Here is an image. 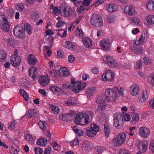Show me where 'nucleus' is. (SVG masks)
<instances>
[{
  "mask_svg": "<svg viewBox=\"0 0 154 154\" xmlns=\"http://www.w3.org/2000/svg\"><path fill=\"white\" fill-rule=\"evenodd\" d=\"M86 86V84L85 82H75L74 80H72L71 84L70 85L66 84L62 85V89L65 90L66 88H69L73 92L75 93H78L80 91L82 90Z\"/></svg>",
  "mask_w": 154,
  "mask_h": 154,
  "instance_id": "1",
  "label": "nucleus"
},
{
  "mask_svg": "<svg viewBox=\"0 0 154 154\" xmlns=\"http://www.w3.org/2000/svg\"><path fill=\"white\" fill-rule=\"evenodd\" d=\"M74 121L76 124L82 125H86L90 122L88 115L85 113H79L77 114Z\"/></svg>",
  "mask_w": 154,
  "mask_h": 154,
  "instance_id": "2",
  "label": "nucleus"
},
{
  "mask_svg": "<svg viewBox=\"0 0 154 154\" xmlns=\"http://www.w3.org/2000/svg\"><path fill=\"white\" fill-rule=\"evenodd\" d=\"M118 88L115 86L112 88H108L105 90V94L108 100V102H114L116 100L117 96Z\"/></svg>",
  "mask_w": 154,
  "mask_h": 154,
  "instance_id": "3",
  "label": "nucleus"
},
{
  "mask_svg": "<svg viewBox=\"0 0 154 154\" xmlns=\"http://www.w3.org/2000/svg\"><path fill=\"white\" fill-rule=\"evenodd\" d=\"M126 139V135L124 133L119 134L112 140L111 144L112 146H119L124 143Z\"/></svg>",
  "mask_w": 154,
  "mask_h": 154,
  "instance_id": "4",
  "label": "nucleus"
},
{
  "mask_svg": "<svg viewBox=\"0 0 154 154\" xmlns=\"http://www.w3.org/2000/svg\"><path fill=\"white\" fill-rule=\"evenodd\" d=\"M122 115L116 113L113 115V125L117 129L121 128L124 125Z\"/></svg>",
  "mask_w": 154,
  "mask_h": 154,
  "instance_id": "5",
  "label": "nucleus"
},
{
  "mask_svg": "<svg viewBox=\"0 0 154 154\" xmlns=\"http://www.w3.org/2000/svg\"><path fill=\"white\" fill-rule=\"evenodd\" d=\"M90 22L93 26L100 27L103 25L102 18L97 14H94L91 16Z\"/></svg>",
  "mask_w": 154,
  "mask_h": 154,
  "instance_id": "6",
  "label": "nucleus"
},
{
  "mask_svg": "<svg viewBox=\"0 0 154 154\" xmlns=\"http://www.w3.org/2000/svg\"><path fill=\"white\" fill-rule=\"evenodd\" d=\"M114 73L111 70L106 71L101 76L102 80L104 81H112L114 77Z\"/></svg>",
  "mask_w": 154,
  "mask_h": 154,
  "instance_id": "7",
  "label": "nucleus"
},
{
  "mask_svg": "<svg viewBox=\"0 0 154 154\" xmlns=\"http://www.w3.org/2000/svg\"><path fill=\"white\" fill-rule=\"evenodd\" d=\"M60 11L61 15L64 17H69L72 13V10L69 6L61 5L60 7Z\"/></svg>",
  "mask_w": 154,
  "mask_h": 154,
  "instance_id": "8",
  "label": "nucleus"
},
{
  "mask_svg": "<svg viewBox=\"0 0 154 154\" xmlns=\"http://www.w3.org/2000/svg\"><path fill=\"white\" fill-rule=\"evenodd\" d=\"M139 134L143 138H147L149 135L150 132L149 129L146 127H141L138 130Z\"/></svg>",
  "mask_w": 154,
  "mask_h": 154,
  "instance_id": "9",
  "label": "nucleus"
},
{
  "mask_svg": "<svg viewBox=\"0 0 154 154\" xmlns=\"http://www.w3.org/2000/svg\"><path fill=\"white\" fill-rule=\"evenodd\" d=\"M21 61V57L19 56L12 55L10 57L11 63L14 67H16L19 66Z\"/></svg>",
  "mask_w": 154,
  "mask_h": 154,
  "instance_id": "10",
  "label": "nucleus"
},
{
  "mask_svg": "<svg viewBox=\"0 0 154 154\" xmlns=\"http://www.w3.org/2000/svg\"><path fill=\"white\" fill-rule=\"evenodd\" d=\"M106 59L107 60L106 63L108 66L113 68L117 66L118 65L117 62L113 57L109 56L106 57Z\"/></svg>",
  "mask_w": 154,
  "mask_h": 154,
  "instance_id": "11",
  "label": "nucleus"
},
{
  "mask_svg": "<svg viewBox=\"0 0 154 154\" xmlns=\"http://www.w3.org/2000/svg\"><path fill=\"white\" fill-rule=\"evenodd\" d=\"M140 91L139 86L137 84H134L132 85L129 90L130 93L132 96H136Z\"/></svg>",
  "mask_w": 154,
  "mask_h": 154,
  "instance_id": "12",
  "label": "nucleus"
},
{
  "mask_svg": "<svg viewBox=\"0 0 154 154\" xmlns=\"http://www.w3.org/2000/svg\"><path fill=\"white\" fill-rule=\"evenodd\" d=\"M14 33L15 35L20 38H23L25 36L24 30L20 27L16 26L14 29Z\"/></svg>",
  "mask_w": 154,
  "mask_h": 154,
  "instance_id": "13",
  "label": "nucleus"
},
{
  "mask_svg": "<svg viewBox=\"0 0 154 154\" xmlns=\"http://www.w3.org/2000/svg\"><path fill=\"white\" fill-rule=\"evenodd\" d=\"M110 45L109 40L107 39H103L100 42V46L103 50H107L110 47Z\"/></svg>",
  "mask_w": 154,
  "mask_h": 154,
  "instance_id": "14",
  "label": "nucleus"
},
{
  "mask_svg": "<svg viewBox=\"0 0 154 154\" xmlns=\"http://www.w3.org/2000/svg\"><path fill=\"white\" fill-rule=\"evenodd\" d=\"M96 103L97 104H105L108 102V100L105 95L101 94L97 97L96 99Z\"/></svg>",
  "mask_w": 154,
  "mask_h": 154,
  "instance_id": "15",
  "label": "nucleus"
},
{
  "mask_svg": "<svg viewBox=\"0 0 154 154\" xmlns=\"http://www.w3.org/2000/svg\"><path fill=\"white\" fill-rule=\"evenodd\" d=\"M29 76L31 77L33 80H35L37 78V69L34 66L30 67L29 70Z\"/></svg>",
  "mask_w": 154,
  "mask_h": 154,
  "instance_id": "16",
  "label": "nucleus"
},
{
  "mask_svg": "<svg viewBox=\"0 0 154 154\" xmlns=\"http://www.w3.org/2000/svg\"><path fill=\"white\" fill-rule=\"evenodd\" d=\"M138 148L140 152H144L146 151L148 147V144L147 142L144 140L142 142H140L138 144Z\"/></svg>",
  "mask_w": 154,
  "mask_h": 154,
  "instance_id": "17",
  "label": "nucleus"
},
{
  "mask_svg": "<svg viewBox=\"0 0 154 154\" xmlns=\"http://www.w3.org/2000/svg\"><path fill=\"white\" fill-rule=\"evenodd\" d=\"M40 84L43 87L47 85L49 82V78L48 76H42L38 79Z\"/></svg>",
  "mask_w": 154,
  "mask_h": 154,
  "instance_id": "18",
  "label": "nucleus"
},
{
  "mask_svg": "<svg viewBox=\"0 0 154 154\" xmlns=\"http://www.w3.org/2000/svg\"><path fill=\"white\" fill-rule=\"evenodd\" d=\"M124 11L126 14L131 16L133 15L135 12L134 8L131 6H126L124 8Z\"/></svg>",
  "mask_w": 154,
  "mask_h": 154,
  "instance_id": "19",
  "label": "nucleus"
},
{
  "mask_svg": "<svg viewBox=\"0 0 154 154\" xmlns=\"http://www.w3.org/2000/svg\"><path fill=\"white\" fill-rule=\"evenodd\" d=\"M148 97L147 91L144 90L142 93V96L137 98V101L140 103H143L145 102Z\"/></svg>",
  "mask_w": 154,
  "mask_h": 154,
  "instance_id": "20",
  "label": "nucleus"
},
{
  "mask_svg": "<svg viewBox=\"0 0 154 154\" xmlns=\"http://www.w3.org/2000/svg\"><path fill=\"white\" fill-rule=\"evenodd\" d=\"M1 28L5 32H8L10 29V24L9 22L7 20L2 23Z\"/></svg>",
  "mask_w": 154,
  "mask_h": 154,
  "instance_id": "21",
  "label": "nucleus"
},
{
  "mask_svg": "<svg viewBox=\"0 0 154 154\" xmlns=\"http://www.w3.org/2000/svg\"><path fill=\"white\" fill-rule=\"evenodd\" d=\"M130 49L131 51H134L135 54L137 55L143 53L141 47L134 46L131 47Z\"/></svg>",
  "mask_w": 154,
  "mask_h": 154,
  "instance_id": "22",
  "label": "nucleus"
},
{
  "mask_svg": "<svg viewBox=\"0 0 154 154\" xmlns=\"http://www.w3.org/2000/svg\"><path fill=\"white\" fill-rule=\"evenodd\" d=\"M27 59L29 63L31 65H34L37 62L36 57L32 54H29L27 57Z\"/></svg>",
  "mask_w": 154,
  "mask_h": 154,
  "instance_id": "23",
  "label": "nucleus"
},
{
  "mask_svg": "<svg viewBox=\"0 0 154 154\" xmlns=\"http://www.w3.org/2000/svg\"><path fill=\"white\" fill-rule=\"evenodd\" d=\"M82 42L84 46L86 48H89L92 46V40L88 38H82Z\"/></svg>",
  "mask_w": 154,
  "mask_h": 154,
  "instance_id": "24",
  "label": "nucleus"
},
{
  "mask_svg": "<svg viewBox=\"0 0 154 154\" xmlns=\"http://www.w3.org/2000/svg\"><path fill=\"white\" fill-rule=\"evenodd\" d=\"M49 108L51 112L54 114H57L59 113V108L56 105L52 104H50Z\"/></svg>",
  "mask_w": 154,
  "mask_h": 154,
  "instance_id": "25",
  "label": "nucleus"
},
{
  "mask_svg": "<svg viewBox=\"0 0 154 154\" xmlns=\"http://www.w3.org/2000/svg\"><path fill=\"white\" fill-rule=\"evenodd\" d=\"M38 125L40 128L43 131H45L48 130V125L45 122L40 121Z\"/></svg>",
  "mask_w": 154,
  "mask_h": 154,
  "instance_id": "26",
  "label": "nucleus"
},
{
  "mask_svg": "<svg viewBox=\"0 0 154 154\" xmlns=\"http://www.w3.org/2000/svg\"><path fill=\"white\" fill-rule=\"evenodd\" d=\"M146 22L145 23L146 25H152L154 24V16L149 15L146 17Z\"/></svg>",
  "mask_w": 154,
  "mask_h": 154,
  "instance_id": "27",
  "label": "nucleus"
},
{
  "mask_svg": "<svg viewBox=\"0 0 154 154\" xmlns=\"http://www.w3.org/2000/svg\"><path fill=\"white\" fill-rule=\"evenodd\" d=\"M24 29V31L26 32L29 35H31L32 34L33 30L32 27L28 23L25 24Z\"/></svg>",
  "mask_w": 154,
  "mask_h": 154,
  "instance_id": "28",
  "label": "nucleus"
},
{
  "mask_svg": "<svg viewBox=\"0 0 154 154\" xmlns=\"http://www.w3.org/2000/svg\"><path fill=\"white\" fill-rule=\"evenodd\" d=\"M146 36L145 33H142L140 37L138 39L136 40L135 42V44L136 45H139L142 44L144 41Z\"/></svg>",
  "mask_w": 154,
  "mask_h": 154,
  "instance_id": "29",
  "label": "nucleus"
},
{
  "mask_svg": "<svg viewBox=\"0 0 154 154\" xmlns=\"http://www.w3.org/2000/svg\"><path fill=\"white\" fill-rule=\"evenodd\" d=\"M106 8L108 11L110 12H113L117 9L116 5L113 4H108Z\"/></svg>",
  "mask_w": 154,
  "mask_h": 154,
  "instance_id": "30",
  "label": "nucleus"
},
{
  "mask_svg": "<svg viewBox=\"0 0 154 154\" xmlns=\"http://www.w3.org/2000/svg\"><path fill=\"white\" fill-rule=\"evenodd\" d=\"M48 143L47 140L45 137H42L38 140L36 143V144L38 145L41 146H45Z\"/></svg>",
  "mask_w": 154,
  "mask_h": 154,
  "instance_id": "31",
  "label": "nucleus"
},
{
  "mask_svg": "<svg viewBox=\"0 0 154 154\" xmlns=\"http://www.w3.org/2000/svg\"><path fill=\"white\" fill-rule=\"evenodd\" d=\"M76 35L81 38H83L85 35L84 33L83 32L81 28L78 27L76 29Z\"/></svg>",
  "mask_w": 154,
  "mask_h": 154,
  "instance_id": "32",
  "label": "nucleus"
},
{
  "mask_svg": "<svg viewBox=\"0 0 154 154\" xmlns=\"http://www.w3.org/2000/svg\"><path fill=\"white\" fill-rule=\"evenodd\" d=\"M132 117L131 122L135 123L139 120V115L136 113H132L131 115Z\"/></svg>",
  "mask_w": 154,
  "mask_h": 154,
  "instance_id": "33",
  "label": "nucleus"
},
{
  "mask_svg": "<svg viewBox=\"0 0 154 154\" xmlns=\"http://www.w3.org/2000/svg\"><path fill=\"white\" fill-rule=\"evenodd\" d=\"M25 138L29 144H32L34 143L35 140L31 135L29 134H26Z\"/></svg>",
  "mask_w": 154,
  "mask_h": 154,
  "instance_id": "34",
  "label": "nucleus"
},
{
  "mask_svg": "<svg viewBox=\"0 0 154 154\" xmlns=\"http://www.w3.org/2000/svg\"><path fill=\"white\" fill-rule=\"evenodd\" d=\"M86 133L87 135L89 137H94L96 135V134L92 131L89 127H88L86 129Z\"/></svg>",
  "mask_w": 154,
  "mask_h": 154,
  "instance_id": "35",
  "label": "nucleus"
},
{
  "mask_svg": "<svg viewBox=\"0 0 154 154\" xmlns=\"http://www.w3.org/2000/svg\"><path fill=\"white\" fill-rule=\"evenodd\" d=\"M98 104L99 105L97 108V112H102V111L106 109V103Z\"/></svg>",
  "mask_w": 154,
  "mask_h": 154,
  "instance_id": "36",
  "label": "nucleus"
},
{
  "mask_svg": "<svg viewBox=\"0 0 154 154\" xmlns=\"http://www.w3.org/2000/svg\"><path fill=\"white\" fill-rule=\"evenodd\" d=\"M60 73L62 74L63 76H67L69 74V72L67 69L64 67L60 68L59 70Z\"/></svg>",
  "mask_w": 154,
  "mask_h": 154,
  "instance_id": "37",
  "label": "nucleus"
},
{
  "mask_svg": "<svg viewBox=\"0 0 154 154\" xmlns=\"http://www.w3.org/2000/svg\"><path fill=\"white\" fill-rule=\"evenodd\" d=\"M89 128L96 134L99 130V128L98 126L97 125L93 123L91 124V126L89 127Z\"/></svg>",
  "mask_w": 154,
  "mask_h": 154,
  "instance_id": "38",
  "label": "nucleus"
},
{
  "mask_svg": "<svg viewBox=\"0 0 154 154\" xmlns=\"http://www.w3.org/2000/svg\"><path fill=\"white\" fill-rule=\"evenodd\" d=\"M147 8L149 10L154 11V2L152 1H148L146 4Z\"/></svg>",
  "mask_w": 154,
  "mask_h": 154,
  "instance_id": "39",
  "label": "nucleus"
},
{
  "mask_svg": "<svg viewBox=\"0 0 154 154\" xmlns=\"http://www.w3.org/2000/svg\"><path fill=\"white\" fill-rule=\"evenodd\" d=\"M95 88L94 87L90 88L87 89L86 91L87 95L89 97L92 96L95 92Z\"/></svg>",
  "mask_w": 154,
  "mask_h": 154,
  "instance_id": "40",
  "label": "nucleus"
},
{
  "mask_svg": "<svg viewBox=\"0 0 154 154\" xmlns=\"http://www.w3.org/2000/svg\"><path fill=\"white\" fill-rule=\"evenodd\" d=\"M148 83L152 86H154V74H152L148 76L147 78Z\"/></svg>",
  "mask_w": 154,
  "mask_h": 154,
  "instance_id": "41",
  "label": "nucleus"
},
{
  "mask_svg": "<svg viewBox=\"0 0 154 154\" xmlns=\"http://www.w3.org/2000/svg\"><path fill=\"white\" fill-rule=\"evenodd\" d=\"M36 114V112L35 110H29L27 112L26 115L28 117H35Z\"/></svg>",
  "mask_w": 154,
  "mask_h": 154,
  "instance_id": "42",
  "label": "nucleus"
},
{
  "mask_svg": "<svg viewBox=\"0 0 154 154\" xmlns=\"http://www.w3.org/2000/svg\"><path fill=\"white\" fill-rule=\"evenodd\" d=\"M104 132L106 137H108L110 133V128L109 126L106 124L104 125Z\"/></svg>",
  "mask_w": 154,
  "mask_h": 154,
  "instance_id": "43",
  "label": "nucleus"
},
{
  "mask_svg": "<svg viewBox=\"0 0 154 154\" xmlns=\"http://www.w3.org/2000/svg\"><path fill=\"white\" fill-rule=\"evenodd\" d=\"M69 115L67 113H64L60 115L59 116V119L60 120L66 121L69 119Z\"/></svg>",
  "mask_w": 154,
  "mask_h": 154,
  "instance_id": "44",
  "label": "nucleus"
},
{
  "mask_svg": "<svg viewBox=\"0 0 154 154\" xmlns=\"http://www.w3.org/2000/svg\"><path fill=\"white\" fill-rule=\"evenodd\" d=\"M106 19L107 21L109 23H113L116 20L115 17L114 15H110L108 16Z\"/></svg>",
  "mask_w": 154,
  "mask_h": 154,
  "instance_id": "45",
  "label": "nucleus"
},
{
  "mask_svg": "<svg viewBox=\"0 0 154 154\" xmlns=\"http://www.w3.org/2000/svg\"><path fill=\"white\" fill-rule=\"evenodd\" d=\"M73 99H74L73 98H72L71 99L64 101L63 104L67 106H72L74 105V103L72 102Z\"/></svg>",
  "mask_w": 154,
  "mask_h": 154,
  "instance_id": "46",
  "label": "nucleus"
},
{
  "mask_svg": "<svg viewBox=\"0 0 154 154\" xmlns=\"http://www.w3.org/2000/svg\"><path fill=\"white\" fill-rule=\"evenodd\" d=\"M20 92L21 95L24 98L25 100L26 101L28 100L29 97L27 93L24 90H20Z\"/></svg>",
  "mask_w": 154,
  "mask_h": 154,
  "instance_id": "47",
  "label": "nucleus"
},
{
  "mask_svg": "<svg viewBox=\"0 0 154 154\" xmlns=\"http://www.w3.org/2000/svg\"><path fill=\"white\" fill-rule=\"evenodd\" d=\"M65 47L68 49H73L75 48V46L71 42L69 41H66L65 43Z\"/></svg>",
  "mask_w": 154,
  "mask_h": 154,
  "instance_id": "48",
  "label": "nucleus"
},
{
  "mask_svg": "<svg viewBox=\"0 0 154 154\" xmlns=\"http://www.w3.org/2000/svg\"><path fill=\"white\" fill-rule=\"evenodd\" d=\"M143 63L146 65H149L151 64V59L147 57H144L143 58Z\"/></svg>",
  "mask_w": 154,
  "mask_h": 154,
  "instance_id": "49",
  "label": "nucleus"
},
{
  "mask_svg": "<svg viewBox=\"0 0 154 154\" xmlns=\"http://www.w3.org/2000/svg\"><path fill=\"white\" fill-rule=\"evenodd\" d=\"M6 53L4 51H0V61H3L6 58Z\"/></svg>",
  "mask_w": 154,
  "mask_h": 154,
  "instance_id": "50",
  "label": "nucleus"
},
{
  "mask_svg": "<svg viewBox=\"0 0 154 154\" xmlns=\"http://www.w3.org/2000/svg\"><path fill=\"white\" fill-rule=\"evenodd\" d=\"M105 150V149L103 146H97L95 148L96 154H99Z\"/></svg>",
  "mask_w": 154,
  "mask_h": 154,
  "instance_id": "51",
  "label": "nucleus"
},
{
  "mask_svg": "<svg viewBox=\"0 0 154 154\" xmlns=\"http://www.w3.org/2000/svg\"><path fill=\"white\" fill-rule=\"evenodd\" d=\"M49 89L53 92H55L56 91L60 92L61 91L60 88L59 87L55 86H53L50 87Z\"/></svg>",
  "mask_w": 154,
  "mask_h": 154,
  "instance_id": "52",
  "label": "nucleus"
},
{
  "mask_svg": "<svg viewBox=\"0 0 154 154\" xmlns=\"http://www.w3.org/2000/svg\"><path fill=\"white\" fill-rule=\"evenodd\" d=\"M142 63L140 60H137L134 66V67L137 69H139L142 66Z\"/></svg>",
  "mask_w": 154,
  "mask_h": 154,
  "instance_id": "53",
  "label": "nucleus"
},
{
  "mask_svg": "<svg viewBox=\"0 0 154 154\" xmlns=\"http://www.w3.org/2000/svg\"><path fill=\"white\" fill-rule=\"evenodd\" d=\"M122 116L123 117V121H124V122L125 121H128L130 120V116L128 113H125V114L122 115Z\"/></svg>",
  "mask_w": 154,
  "mask_h": 154,
  "instance_id": "54",
  "label": "nucleus"
},
{
  "mask_svg": "<svg viewBox=\"0 0 154 154\" xmlns=\"http://www.w3.org/2000/svg\"><path fill=\"white\" fill-rule=\"evenodd\" d=\"M31 16L32 18L36 20L39 18V14L33 11L31 14Z\"/></svg>",
  "mask_w": 154,
  "mask_h": 154,
  "instance_id": "55",
  "label": "nucleus"
},
{
  "mask_svg": "<svg viewBox=\"0 0 154 154\" xmlns=\"http://www.w3.org/2000/svg\"><path fill=\"white\" fill-rule=\"evenodd\" d=\"M8 45V46H14L15 43V41L12 38H9L7 40Z\"/></svg>",
  "mask_w": 154,
  "mask_h": 154,
  "instance_id": "56",
  "label": "nucleus"
},
{
  "mask_svg": "<svg viewBox=\"0 0 154 154\" xmlns=\"http://www.w3.org/2000/svg\"><path fill=\"white\" fill-rule=\"evenodd\" d=\"M7 20L5 16L2 13L0 12V22L2 23L5 21Z\"/></svg>",
  "mask_w": 154,
  "mask_h": 154,
  "instance_id": "57",
  "label": "nucleus"
},
{
  "mask_svg": "<svg viewBox=\"0 0 154 154\" xmlns=\"http://www.w3.org/2000/svg\"><path fill=\"white\" fill-rule=\"evenodd\" d=\"M34 151L36 154H42L43 152V150L39 147L35 148Z\"/></svg>",
  "mask_w": 154,
  "mask_h": 154,
  "instance_id": "58",
  "label": "nucleus"
},
{
  "mask_svg": "<svg viewBox=\"0 0 154 154\" xmlns=\"http://www.w3.org/2000/svg\"><path fill=\"white\" fill-rule=\"evenodd\" d=\"M57 72H56V70H52L50 71L49 72V74L50 76L52 77H57Z\"/></svg>",
  "mask_w": 154,
  "mask_h": 154,
  "instance_id": "59",
  "label": "nucleus"
},
{
  "mask_svg": "<svg viewBox=\"0 0 154 154\" xmlns=\"http://www.w3.org/2000/svg\"><path fill=\"white\" fill-rule=\"evenodd\" d=\"M10 152L11 154H18V151L17 149L14 147H12L10 150Z\"/></svg>",
  "mask_w": 154,
  "mask_h": 154,
  "instance_id": "60",
  "label": "nucleus"
},
{
  "mask_svg": "<svg viewBox=\"0 0 154 154\" xmlns=\"http://www.w3.org/2000/svg\"><path fill=\"white\" fill-rule=\"evenodd\" d=\"M149 149L152 152H154V141L152 140L150 143Z\"/></svg>",
  "mask_w": 154,
  "mask_h": 154,
  "instance_id": "61",
  "label": "nucleus"
},
{
  "mask_svg": "<svg viewBox=\"0 0 154 154\" xmlns=\"http://www.w3.org/2000/svg\"><path fill=\"white\" fill-rule=\"evenodd\" d=\"M132 20L134 23L137 25H140L141 22L138 18L137 17H134L133 19Z\"/></svg>",
  "mask_w": 154,
  "mask_h": 154,
  "instance_id": "62",
  "label": "nucleus"
},
{
  "mask_svg": "<svg viewBox=\"0 0 154 154\" xmlns=\"http://www.w3.org/2000/svg\"><path fill=\"white\" fill-rule=\"evenodd\" d=\"M57 55L58 57L60 58L65 57L64 53L61 50H59L57 51Z\"/></svg>",
  "mask_w": 154,
  "mask_h": 154,
  "instance_id": "63",
  "label": "nucleus"
},
{
  "mask_svg": "<svg viewBox=\"0 0 154 154\" xmlns=\"http://www.w3.org/2000/svg\"><path fill=\"white\" fill-rule=\"evenodd\" d=\"M16 122L15 121H13L8 126L9 129H15Z\"/></svg>",
  "mask_w": 154,
  "mask_h": 154,
  "instance_id": "64",
  "label": "nucleus"
}]
</instances>
